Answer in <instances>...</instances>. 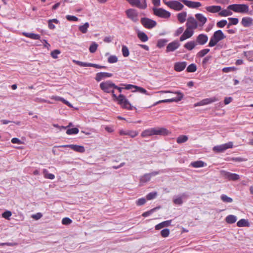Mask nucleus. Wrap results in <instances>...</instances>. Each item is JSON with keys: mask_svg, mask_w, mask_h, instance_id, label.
Listing matches in <instances>:
<instances>
[{"mask_svg": "<svg viewBox=\"0 0 253 253\" xmlns=\"http://www.w3.org/2000/svg\"><path fill=\"white\" fill-rule=\"evenodd\" d=\"M66 18L70 21H77L78 20V18L75 16L67 15H66Z\"/></svg>", "mask_w": 253, "mask_h": 253, "instance_id": "nucleus-59", "label": "nucleus"}, {"mask_svg": "<svg viewBox=\"0 0 253 253\" xmlns=\"http://www.w3.org/2000/svg\"><path fill=\"white\" fill-rule=\"evenodd\" d=\"M125 12L127 18L130 19L133 22L136 23L138 21V13L136 10L129 8L127 9Z\"/></svg>", "mask_w": 253, "mask_h": 253, "instance_id": "nucleus-7", "label": "nucleus"}, {"mask_svg": "<svg viewBox=\"0 0 253 253\" xmlns=\"http://www.w3.org/2000/svg\"><path fill=\"white\" fill-rule=\"evenodd\" d=\"M11 142L13 144H22V142L20 140H19L18 138H13L12 139H11Z\"/></svg>", "mask_w": 253, "mask_h": 253, "instance_id": "nucleus-64", "label": "nucleus"}, {"mask_svg": "<svg viewBox=\"0 0 253 253\" xmlns=\"http://www.w3.org/2000/svg\"><path fill=\"white\" fill-rule=\"evenodd\" d=\"M118 61V58L115 55H111L108 58V62L109 63H115Z\"/></svg>", "mask_w": 253, "mask_h": 253, "instance_id": "nucleus-51", "label": "nucleus"}, {"mask_svg": "<svg viewBox=\"0 0 253 253\" xmlns=\"http://www.w3.org/2000/svg\"><path fill=\"white\" fill-rule=\"evenodd\" d=\"M197 43L196 42L192 41L187 42L184 45V47L185 48L187 49V50L190 51L193 49L195 46L197 45Z\"/></svg>", "mask_w": 253, "mask_h": 253, "instance_id": "nucleus-31", "label": "nucleus"}, {"mask_svg": "<svg viewBox=\"0 0 253 253\" xmlns=\"http://www.w3.org/2000/svg\"><path fill=\"white\" fill-rule=\"evenodd\" d=\"M43 174L45 178L49 179H53L55 177L54 174L52 173H48V171L46 169H43Z\"/></svg>", "mask_w": 253, "mask_h": 253, "instance_id": "nucleus-40", "label": "nucleus"}, {"mask_svg": "<svg viewBox=\"0 0 253 253\" xmlns=\"http://www.w3.org/2000/svg\"><path fill=\"white\" fill-rule=\"evenodd\" d=\"M72 220L68 217L63 218L62 220V223L63 225H69L72 223Z\"/></svg>", "mask_w": 253, "mask_h": 253, "instance_id": "nucleus-58", "label": "nucleus"}, {"mask_svg": "<svg viewBox=\"0 0 253 253\" xmlns=\"http://www.w3.org/2000/svg\"><path fill=\"white\" fill-rule=\"evenodd\" d=\"M160 207H156L151 209V210L146 211L142 214L143 217H147L156 211L157 209H159Z\"/></svg>", "mask_w": 253, "mask_h": 253, "instance_id": "nucleus-49", "label": "nucleus"}, {"mask_svg": "<svg viewBox=\"0 0 253 253\" xmlns=\"http://www.w3.org/2000/svg\"><path fill=\"white\" fill-rule=\"evenodd\" d=\"M73 62L76 64L81 67H90L91 63H90L83 62L76 60H73Z\"/></svg>", "mask_w": 253, "mask_h": 253, "instance_id": "nucleus-44", "label": "nucleus"}, {"mask_svg": "<svg viewBox=\"0 0 253 253\" xmlns=\"http://www.w3.org/2000/svg\"><path fill=\"white\" fill-rule=\"evenodd\" d=\"M137 35L138 39L142 42H146L148 40L147 35L143 32L138 31Z\"/></svg>", "mask_w": 253, "mask_h": 253, "instance_id": "nucleus-27", "label": "nucleus"}, {"mask_svg": "<svg viewBox=\"0 0 253 253\" xmlns=\"http://www.w3.org/2000/svg\"><path fill=\"white\" fill-rule=\"evenodd\" d=\"M183 96H178V97L172 98L171 99L160 100V101L155 103L153 105V106H155L160 103H171V102H177L180 101L182 99Z\"/></svg>", "mask_w": 253, "mask_h": 253, "instance_id": "nucleus-22", "label": "nucleus"}, {"mask_svg": "<svg viewBox=\"0 0 253 253\" xmlns=\"http://www.w3.org/2000/svg\"><path fill=\"white\" fill-rule=\"evenodd\" d=\"M79 131V130L77 127L69 128L66 131V133L68 135L76 134Z\"/></svg>", "mask_w": 253, "mask_h": 253, "instance_id": "nucleus-45", "label": "nucleus"}, {"mask_svg": "<svg viewBox=\"0 0 253 253\" xmlns=\"http://www.w3.org/2000/svg\"><path fill=\"white\" fill-rule=\"evenodd\" d=\"M151 175L149 173L145 174L141 178L140 181L141 182H146L149 181L151 179Z\"/></svg>", "mask_w": 253, "mask_h": 253, "instance_id": "nucleus-48", "label": "nucleus"}, {"mask_svg": "<svg viewBox=\"0 0 253 253\" xmlns=\"http://www.w3.org/2000/svg\"><path fill=\"white\" fill-rule=\"evenodd\" d=\"M191 165L194 168H201L204 167L206 164L203 161H197L192 162Z\"/></svg>", "mask_w": 253, "mask_h": 253, "instance_id": "nucleus-34", "label": "nucleus"}, {"mask_svg": "<svg viewBox=\"0 0 253 253\" xmlns=\"http://www.w3.org/2000/svg\"><path fill=\"white\" fill-rule=\"evenodd\" d=\"M210 49L209 48H205V49H203L201 50H200V51H199L197 54V56L198 57H204L205 55H206L208 53H209L210 52Z\"/></svg>", "mask_w": 253, "mask_h": 253, "instance_id": "nucleus-43", "label": "nucleus"}, {"mask_svg": "<svg viewBox=\"0 0 253 253\" xmlns=\"http://www.w3.org/2000/svg\"><path fill=\"white\" fill-rule=\"evenodd\" d=\"M146 200L144 198H141L139 199L136 202V204L137 206H142L145 204Z\"/></svg>", "mask_w": 253, "mask_h": 253, "instance_id": "nucleus-57", "label": "nucleus"}, {"mask_svg": "<svg viewBox=\"0 0 253 253\" xmlns=\"http://www.w3.org/2000/svg\"><path fill=\"white\" fill-rule=\"evenodd\" d=\"M22 35L25 36L26 37L30 38L33 40H40L41 38V36L40 35L36 34L34 33L23 32Z\"/></svg>", "mask_w": 253, "mask_h": 253, "instance_id": "nucleus-29", "label": "nucleus"}, {"mask_svg": "<svg viewBox=\"0 0 253 253\" xmlns=\"http://www.w3.org/2000/svg\"><path fill=\"white\" fill-rule=\"evenodd\" d=\"M126 89H131L132 92H138L142 94H147V90L144 88L132 84H127L126 86Z\"/></svg>", "mask_w": 253, "mask_h": 253, "instance_id": "nucleus-14", "label": "nucleus"}, {"mask_svg": "<svg viewBox=\"0 0 253 253\" xmlns=\"http://www.w3.org/2000/svg\"><path fill=\"white\" fill-rule=\"evenodd\" d=\"M171 222V220H167L165 221L164 222H162L155 226V229L156 230H160L165 227H168L169 225H170V223Z\"/></svg>", "mask_w": 253, "mask_h": 253, "instance_id": "nucleus-30", "label": "nucleus"}, {"mask_svg": "<svg viewBox=\"0 0 253 253\" xmlns=\"http://www.w3.org/2000/svg\"><path fill=\"white\" fill-rule=\"evenodd\" d=\"M183 2L186 6L191 8H196L202 5L201 2L198 1H193L188 0H179Z\"/></svg>", "mask_w": 253, "mask_h": 253, "instance_id": "nucleus-16", "label": "nucleus"}, {"mask_svg": "<svg viewBox=\"0 0 253 253\" xmlns=\"http://www.w3.org/2000/svg\"><path fill=\"white\" fill-rule=\"evenodd\" d=\"M227 24V22L226 20H220L216 23V25L218 28H223L226 26Z\"/></svg>", "mask_w": 253, "mask_h": 253, "instance_id": "nucleus-54", "label": "nucleus"}, {"mask_svg": "<svg viewBox=\"0 0 253 253\" xmlns=\"http://www.w3.org/2000/svg\"><path fill=\"white\" fill-rule=\"evenodd\" d=\"M188 139V138L186 135H180L177 138L176 142L178 144L182 143L187 141Z\"/></svg>", "mask_w": 253, "mask_h": 253, "instance_id": "nucleus-38", "label": "nucleus"}, {"mask_svg": "<svg viewBox=\"0 0 253 253\" xmlns=\"http://www.w3.org/2000/svg\"><path fill=\"white\" fill-rule=\"evenodd\" d=\"M197 66L195 64H190L186 69V71L189 73L195 72L197 70Z\"/></svg>", "mask_w": 253, "mask_h": 253, "instance_id": "nucleus-42", "label": "nucleus"}, {"mask_svg": "<svg viewBox=\"0 0 253 253\" xmlns=\"http://www.w3.org/2000/svg\"><path fill=\"white\" fill-rule=\"evenodd\" d=\"M168 42V40L165 39H162L158 41L157 43V46L159 48H161L165 45L166 43Z\"/></svg>", "mask_w": 253, "mask_h": 253, "instance_id": "nucleus-52", "label": "nucleus"}, {"mask_svg": "<svg viewBox=\"0 0 253 253\" xmlns=\"http://www.w3.org/2000/svg\"><path fill=\"white\" fill-rule=\"evenodd\" d=\"M221 199L224 203H230L233 202V199L229 197L227 195L224 194H222L221 196Z\"/></svg>", "mask_w": 253, "mask_h": 253, "instance_id": "nucleus-46", "label": "nucleus"}, {"mask_svg": "<svg viewBox=\"0 0 253 253\" xmlns=\"http://www.w3.org/2000/svg\"><path fill=\"white\" fill-rule=\"evenodd\" d=\"M169 234V230L168 228L163 229L161 231V235L163 237H167Z\"/></svg>", "mask_w": 253, "mask_h": 253, "instance_id": "nucleus-53", "label": "nucleus"}, {"mask_svg": "<svg viewBox=\"0 0 253 253\" xmlns=\"http://www.w3.org/2000/svg\"><path fill=\"white\" fill-rule=\"evenodd\" d=\"M237 225L238 227H247L249 226V223L248 220L245 219H241L238 221Z\"/></svg>", "mask_w": 253, "mask_h": 253, "instance_id": "nucleus-37", "label": "nucleus"}, {"mask_svg": "<svg viewBox=\"0 0 253 253\" xmlns=\"http://www.w3.org/2000/svg\"><path fill=\"white\" fill-rule=\"evenodd\" d=\"M112 76V74L106 72H100L96 75L95 80L97 82H99L102 79L109 78Z\"/></svg>", "mask_w": 253, "mask_h": 253, "instance_id": "nucleus-25", "label": "nucleus"}, {"mask_svg": "<svg viewBox=\"0 0 253 253\" xmlns=\"http://www.w3.org/2000/svg\"><path fill=\"white\" fill-rule=\"evenodd\" d=\"M195 17L202 25H204L207 21V18L202 14L197 13L195 14Z\"/></svg>", "mask_w": 253, "mask_h": 253, "instance_id": "nucleus-28", "label": "nucleus"}, {"mask_svg": "<svg viewBox=\"0 0 253 253\" xmlns=\"http://www.w3.org/2000/svg\"><path fill=\"white\" fill-rule=\"evenodd\" d=\"M184 31V28L183 27H180L179 28H178L176 31H175V33H174V36H179L180 34H181L182 33H183Z\"/></svg>", "mask_w": 253, "mask_h": 253, "instance_id": "nucleus-62", "label": "nucleus"}, {"mask_svg": "<svg viewBox=\"0 0 253 253\" xmlns=\"http://www.w3.org/2000/svg\"><path fill=\"white\" fill-rule=\"evenodd\" d=\"M228 9L235 12L246 13L249 11V6L245 4H233L229 5Z\"/></svg>", "mask_w": 253, "mask_h": 253, "instance_id": "nucleus-5", "label": "nucleus"}, {"mask_svg": "<svg viewBox=\"0 0 253 253\" xmlns=\"http://www.w3.org/2000/svg\"><path fill=\"white\" fill-rule=\"evenodd\" d=\"M98 45L95 42H93L89 47V50L91 53L95 52L97 48Z\"/></svg>", "mask_w": 253, "mask_h": 253, "instance_id": "nucleus-55", "label": "nucleus"}, {"mask_svg": "<svg viewBox=\"0 0 253 253\" xmlns=\"http://www.w3.org/2000/svg\"><path fill=\"white\" fill-rule=\"evenodd\" d=\"M60 53V51L59 50L56 49L53 50L51 53V55L54 59H56L58 57V55Z\"/></svg>", "mask_w": 253, "mask_h": 253, "instance_id": "nucleus-60", "label": "nucleus"}, {"mask_svg": "<svg viewBox=\"0 0 253 253\" xmlns=\"http://www.w3.org/2000/svg\"><path fill=\"white\" fill-rule=\"evenodd\" d=\"M228 20L230 22L228 24L227 28L229 29L232 25H237L238 23L239 20L237 18H229Z\"/></svg>", "mask_w": 253, "mask_h": 253, "instance_id": "nucleus-41", "label": "nucleus"}, {"mask_svg": "<svg viewBox=\"0 0 253 253\" xmlns=\"http://www.w3.org/2000/svg\"><path fill=\"white\" fill-rule=\"evenodd\" d=\"M125 96H112L113 100L117 102L118 104L124 108L132 110L133 107L131 106L128 100L125 98Z\"/></svg>", "mask_w": 253, "mask_h": 253, "instance_id": "nucleus-4", "label": "nucleus"}, {"mask_svg": "<svg viewBox=\"0 0 253 253\" xmlns=\"http://www.w3.org/2000/svg\"><path fill=\"white\" fill-rule=\"evenodd\" d=\"M60 147L63 148L68 147L77 152L84 153L85 152V149L83 146L69 144L62 145Z\"/></svg>", "mask_w": 253, "mask_h": 253, "instance_id": "nucleus-17", "label": "nucleus"}, {"mask_svg": "<svg viewBox=\"0 0 253 253\" xmlns=\"http://www.w3.org/2000/svg\"><path fill=\"white\" fill-rule=\"evenodd\" d=\"M140 22L145 28L148 29H152L157 25V22L155 21L148 18H142Z\"/></svg>", "mask_w": 253, "mask_h": 253, "instance_id": "nucleus-8", "label": "nucleus"}, {"mask_svg": "<svg viewBox=\"0 0 253 253\" xmlns=\"http://www.w3.org/2000/svg\"><path fill=\"white\" fill-rule=\"evenodd\" d=\"M168 133L169 131L166 128L158 127L146 129L142 131L141 135L143 137H145L154 135H166Z\"/></svg>", "mask_w": 253, "mask_h": 253, "instance_id": "nucleus-1", "label": "nucleus"}, {"mask_svg": "<svg viewBox=\"0 0 253 253\" xmlns=\"http://www.w3.org/2000/svg\"><path fill=\"white\" fill-rule=\"evenodd\" d=\"M217 100V99L215 97H211L209 98L204 99L200 102H197L194 104V106H199L207 105L212 102H214Z\"/></svg>", "mask_w": 253, "mask_h": 253, "instance_id": "nucleus-21", "label": "nucleus"}, {"mask_svg": "<svg viewBox=\"0 0 253 253\" xmlns=\"http://www.w3.org/2000/svg\"><path fill=\"white\" fill-rule=\"evenodd\" d=\"M55 99L60 100L62 101L63 103H64L66 105H68V106L72 107V105L68 101H66L63 98L60 97L59 96H56Z\"/></svg>", "mask_w": 253, "mask_h": 253, "instance_id": "nucleus-56", "label": "nucleus"}, {"mask_svg": "<svg viewBox=\"0 0 253 253\" xmlns=\"http://www.w3.org/2000/svg\"><path fill=\"white\" fill-rule=\"evenodd\" d=\"M153 13L156 16L162 18L168 19L170 16V13L162 8H153Z\"/></svg>", "mask_w": 253, "mask_h": 253, "instance_id": "nucleus-6", "label": "nucleus"}, {"mask_svg": "<svg viewBox=\"0 0 253 253\" xmlns=\"http://www.w3.org/2000/svg\"><path fill=\"white\" fill-rule=\"evenodd\" d=\"M187 66L185 61L176 62L174 64V70L176 72H181L184 70Z\"/></svg>", "mask_w": 253, "mask_h": 253, "instance_id": "nucleus-23", "label": "nucleus"}, {"mask_svg": "<svg viewBox=\"0 0 253 253\" xmlns=\"http://www.w3.org/2000/svg\"><path fill=\"white\" fill-rule=\"evenodd\" d=\"M233 146V142H229L225 144L214 146L213 148V151L217 153H222L229 148H232Z\"/></svg>", "mask_w": 253, "mask_h": 253, "instance_id": "nucleus-9", "label": "nucleus"}, {"mask_svg": "<svg viewBox=\"0 0 253 253\" xmlns=\"http://www.w3.org/2000/svg\"><path fill=\"white\" fill-rule=\"evenodd\" d=\"M89 27V24L87 22L85 23L83 25L80 26L79 27V30L83 34H85L87 31V29Z\"/></svg>", "mask_w": 253, "mask_h": 253, "instance_id": "nucleus-39", "label": "nucleus"}, {"mask_svg": "<svg viewBox=\"0 0 253 253\" xmlns=\"http://www.w3.org/2000/svg\"><path fill=\"white\" fill-rule=\"evenodd\" d=\"M180 46V43L177 41H173L168 44L166 48V52H172Z\"/></svg>", "mask_w": 253, "mask_h": 253, "instance_id": "nucleus-19", "label": "nucleus"}, {"mask_svg": "<svg viewBox=\"0 0 253 253\" xmlns=\"http://www.w3.org/2000/svg\"><path fill=\"white\" fill-rule=\"evenodd\" d=\"M235 70V68L234 67H225L222 69V71L224 73H228L231 71H233Z\"/></svg>", "mask_w": 253, "mask_h": 253, "instance_id": "nucleus-61", "label": "nucleus"}, {"mask_svg": "<svg viewBox=\"0 0 253 253\" xmlns=\"http://www.w3.org/2000/svg\"><path fill=\"white\" fill-rule=\"evenodd\" d=\"M223 175L229 180L236 181L240 178L239 174L236 173H232L230 172L222 171Z\"/></svg>", "mask_w": 253, "mask_h": 253, "instance_id": "nucleus-15", "label": "nucleus"}, {"mask_svg": "<svg viewBox=\"0 0 253 253\" xmlns=\"http://www.w3.org/2000/svg\"><path fill=\"white\" fill-rule=\"evenodd\" d=\"M187 13L186 12H182L177 14V19L180 23H184L186 19Z\"/></svg>", "mask_w": 253, "mask_h": 253, "instance_id": "nucleus-32", "label": "nucleus"}, {"mask_svg": "<svg viewBox=\"0 0 253 253\" xmlns=\"http://www.w3.org/2000/svg\"><path fill=\"white\" fill-rule=\"evenodd\" d=\"M206 10L207 12L215 13L219 12L222 9L221 6L219 5H211L205 7Z\"/></svg>", "mask_w": 253, "mask_h": 253, "instance_id": "nucleus-24", "label": "nucleus"}, {"mask_svg": "<svg viewBox=\"0 0 253 253\" xmlns=\"http://www.w3.org/2000/svg\"><path fill=\"white\" fill-rule=\"evenodd\" d=\"M53 23H54L55 24H58L59 21L57 19H52L49 20L48 21V26L50 29L53 30L55 28V26L53 24Z\"/></svg>", "mask_w": 253, "mask_h": 253, "instance_id": "nucleus-36", "label": "nucleus"}, {"mask_svg": "<svg viewBox=\"0 0 253 253\" xmlns=\"http://www.w3.org/2000/svg\"><path fill=\"white\" fill-rule=\"evenodd\" d=\"M100 87L106 93H114L115 89L118 90L119 92L121 93L123 88L118 87L116 86L114 84L112 83L111 81H107L105 82H102L100 84Z\"/></svg>", "mask_w": 253, "mask_h": 253, "instance_id": "nucleus-2", "label": "nucleus"}, {"mask_svg": "<svg viewBox=\"0 0 253 253\" xmlns=\"http://www.w3.org/2000/svg\"><path fill=\"white\" fill-rule=\"evenodd\" d=\"M11 215V211H4L2 214V216L5 218V219H8L9 217Z\"/></svg>", "mask_w": 253, "mask_h": 253, "instance_id": "nucleus-63", "label": "nucleus"}, {"mask_svg": "<svg viewBox=\"0 0 253 253\" xmlns=\"http://www.w3.org/2000/svg\"><path fill=\"white\" fill-rule=\"evenodd\" d=\"M129 3L133 6H136L140 9H144L147 5L145 0H126Z\"/></svg>", "mask_w": 253, "mask_h": 253, "instance_id": "nucleus-10", "label": "nucleus"}, {"mask_svg": "<svg viewBox=\"0 0 253 253\" xmlns=\"http://www.w3.org/2000/svg\"><path fill=\"white\" fill-rule=\"evenodd\" d=\"M122 51L123 55L124 57H126L128 56V55L129 54V52L128 48H127V47L126 46L123 45Z\"/></svg>", "mask_w": 253, "mask_h": 253, "instance_id": "nucleus-47", "label": "nucleus"}, {"mask_svg": "<svg viewBox=\"0 0 253 253\" xmlns=\"http://www.w3.org/2000/svg\"><path fill=\"white\" fill-rule=\"evenodd\" d=\"M226 37L222 31L218 30L214 32L213 35L211 37L208 45L210 47H213L216 45L219 41L224 39Z\"/></svg>", "mask_w": 253, "mask_h": 253, "instance_id": "nucleus-3", "label": "nucleus"}, {"mask_svg": "<svg viewBox=\"0 0 253 253\" xmlns=\"http://www.w3.org/2000/svg\"><path fill=\"white\" fill-rule=\"evenodd\" d=\"M189 195L186 193H183L177 196H175L173 198V202L174 204L177 205H181L183 203V201L186 200Z\"/></svg>", "mask_w": 253, "mask_h": 253, "instance_id": "nucleus-11", "label": "nucleus"}, {"mask_svg": "<svg viewBox=\"0 0 253 253\" xmlns=\"http://www.w3.org/2000/svg\"><path fill=\"white\" fill-rule=\"evenodd\" d=\"M168 7L170 9L178 11L182 10L184 7V5L178 1L171 0L169 3Z\"/></svg>", "mask_w": 253, "mask_h": 253, "instance_id": "nucleus-13", "label": "nucleus"}, {"mask_svg": "<svg viewBox=\"0 0 253 253\" xmlns=\"http://www.w3.org/2000/svg\"><path fill=\"white\" fill-rule=\"evenodd\" d=\"M241 23L245 27H248L253 24V19L251 17H243Z\"/></svg>", "mask_w": 253, "mask_h": 253, "instance_id": "nucleus-26", "label": "nucleus"}, {"mask_svg": "<svg viewBox=\"0 0 253 253\" xmlns=\"http://www.w3.org/2000/svg\"><path fill=\"white\" fill-rule=\"evenodd\" d=\"M194 34V31L186 28L182 35L180 37V41L182 42L191 38Z\"/></svg>", "mask_w": 253, "mask_h": 253, "instance_id": "nucleus-20", "label": "nucleus"}, {"mask_svg": "<svg viewBox=\"0 0 253 253\" xmlns=\"http://www.w3.org/2000/svg\"><path fill=\"white\" fill-rule=\"evenodd\" d=\"M225 221L227 223L233 224L237 221V217L235 215H229L225 218Z\"/></svg>", "mask_w": 253, "mask_h": 253, "instance_id": "nucleus-33", "label": "nucleus"}, {"mask_svg": "<svg viewBox=\"0 0 253 253\" xmlns=\"http://www.w3.org/2000/svg\"><path fill=\"white\" fill-rule=\"evenodd\" d=\"M229 10V9L228 8L227 9H223L222 10H221V11H220L218 13V15L223 17H226L231 15L232 14V12Z\"/></svg>", "mask_w": 253, "mask_h": 253, "instance_id": "nucleus-35", "label": "nucleus"}, {"mask_svg": "<svg viewBox=\"0 0 253 253\" xmlns=\"http://www.w3.org/2000/svg\"><path fill=\"white\" fill-rule=\"evenodd\" d=\"M157 195V193L156 192H151L148 194L146 196V198L148 200H151L154 199L156 198Z\"/></svg>", "mask_w": 253, "mask_h": 253, "instance_id": "nucleus-50", "label": "nucleus"}, {"mask_svg": "<svg viewBox=\"0 0 253 253\" xmlns=\"http://www.w3.org/2000/svg\"><path fill=\"white\" fill-rule=\"evenodd\" d=\"M186 28L194 31L198 27V23L193 17H189L186 23Z\"/></svg>", "mask_w": 253, "mask_h": 253, "instance_id": "nucleus-12", "label": "nucleus"}, {"mask_svg": "<svg viewBox=\"0 0 253 253\" xmlns=\"http://www.w3.org/2000/svg\"><path fill=\"white\" fill-rule=\"evenodd\" d=\"M208 41V37L204 34H199L196 38V42L197 44L204 45Z\"/></svg>", "mask_w": 253, "mask_h": 253, "instance_id": "nucleus-18", "label": "nucleus"}]
</instances>
